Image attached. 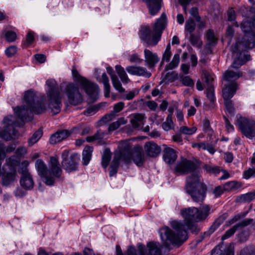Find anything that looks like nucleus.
Returning a JSON list of instances; mask_svg holds the SVG:
<instances>
[{
    "label": "nucleus",
    "mask_w": 255,
    "mask_h": 255,
    "mask_svg": "<svg viewBox=\"0 0 255 255\" xmlns=\"http://www.w3.org/2000/svg\"><path fill=\"white\" fill-rule=\"evenodd\" d=\"M126 70L129 74L147 78L151 75V73L147 71L145 68L141 66H128L126 67Z\"/></svg>",
    "instance_id": "obj_18"
},
{
    "label": "nucleus",
    "mask_w": 255,
    "mask_h": 255,
    "mask_svg": "<svg viewBox=\"0 0 255 255\" xmlns=\"http://www.w3.org/2000/svg\"><path fill=\"white\" fill-rule=\"evenodd\" d=\"M185 189L195 202H203L206 197L207 186L200 180L199 176L196 173L186 177Z\"/></svg>",
    "instance_id": "obj_5"
},
{
    "label": "nucleus",
    "mask_w": 255,
    "mask_h": 255,
    "mask_svg": "<svg viewBox=\"0 0 255 255\" xmlns=\"http://www.w3.org/2000/svg\"><path fill=\"white\" fill-rule=\"evenodd\" d=\"M241 28L245 34L242 41H237L231 46L230 48L233 53L241 52L247 49H251L255 46V32L251 29V22L243 21Z\"/></svg>",
    "instance_id": "obj_6"
},
{
    "label": "nucleus",
    "mask_w": 255,
    "mask_h": 255,
    "mask_svg": "<svg viewBox=\"0 0 255 255\" xmlns=\"http://www.w3.org/2000/svg\"><path fill=\"white\" fill-rule=\"evenodd\" d=\"M125 106L124 102H120L116 104L114 106V112L104 116L101 120L103 123L106 124L112 120L115 117L114 113H119L121 111Z\"/></svg>",
    "instance_id": "obj_25"
},
{
    "label": "nucleus",
    "mask_w": 255,
    "mask_h": 255,
    "mask_svg": "<svg viewBox=\"0 0 255 255\" xmlns=\"http://www.w3.org/2000/svg\"><path fill=\"white\" fill-rule=\"evenodd\" d=\"M224 187L221 186L216 187L214 190L213 193L216 198L219 197L224 193Z\"/></svg>",
    "instance_id": "obj_63"
},
{
    "label": "nucleus",
    "mask_w": 255,
    "mask_h": 255,
    "mask_svg": "<svg viewBox=\"0 0 255 255\" xmlns=\"http://www.w3.org/2000/svg\"><path fill=\"white\" fill-rule=\"evenodd\" d=\"M203 76L204 78L205 79V82L207 85V87H208L210 86H213L212 83L213 82L214 79L208 71H203Z\"/></svg>",
    "instance_id": "obj_54"
},
{
    "label": "nucleus",
    "mask_w": 255,
    "mask_h": 255,
    "mask_svg": "<svg viewBox=\"0 0 255 255\" xmlns=\"http://www.w3.org/2000/svg\"><path fill=\"white\" fill-rule=\"evenodd\" d=\"M17 47L15 46H10L5 50V54L8 57H11L16 54Z\"/></svg>",
    "instance_id": "obj_59"
},
{
    "label": "nucleus",
    "mask_w": 255,
    "mask_h": 255,
    "mask_svg": "<svg viewBox=\"0 0 255 255\" xmlns=\"http://www.w3.org/2000/svg\"><path fill=\"white\" fill-rule=\"evenodd\" d=\"M167 25V17L162 13L155 21L152 30L149 26L142 25L138 32L139 37L143 43L148 46H156L161 39L163 31Z\"/></svg>",
    "instance_id": "obj_3"
},
{
    "label": "nucleus",
    "mask_w": 255,
    "mask_h": 255,
    "mask_svg": "<svg viewBox=\"0 0 255 255\" xmlns=\"http://www.w3.org/2000/svg\"><path fill=\"white\" fill-rule=\"evenodd\" d=\"M224 104L227 112L231 115H234L235 113V108L231 100L224 101Z\"/></svg>",
    "instance_id": "obj_51"
},
{
    "label": "nucleus",
    "mask_w": 255,
    "mask_h": 255,
    "mask_svg": "<svg viewBox=\"0 0 255 255\" xmlns=\"http://www.w3.org/2000/svg\"><path fill=\"white\" fill-rule=\"evenodd\" d=\"M244 64L243 60L239 58H236L234 60L233 63L231 65V67L238 69L240 67Z\"/></svg>",
    "instance_id": "obj_62"
},
{
    "label": "nucleus",
    "mask_w": 255,
    "mask_h": 255,
    "mask_svg": "<svg viewBox=\"0 0 255 255\" xmlns=\"http://www.w3.org/2000/svg\"><path fill=\"white\" fill-rule=\"evenodd\" d=\"M11 116L6 117L3 120L4 129L0 130V137L6 140H10L14 135V127L20 126L14 120Z\"/></svg>",
    "instance_id": "obj_10"
},
{
    "label": "nucleus",
    "mask_w": 255,
    "mask_h": 255,
    "mask_svg": "<svg viewBox=\"0 0 255 255\" xmlns=\"http://www.w3.org/2000/svg\"><path fill=\"white\" fill-rule=\"evenodd\" d=\"M127 123V121L124 118H119L117 121L110 124L108 129L109 131H114L118 128L120 126L126 124Z\"/></svg>",
    "instance_id": "obj_39"
},
{
    "label": "nucleus",
    "mask_w": 255,
    "mask_h": 255,
    "mask_svg": "<svg viewBox=\"0 0 255 255\" xmlns=\"http://www.w3.org/2000/svg\"><path fill=\"white\" fill-rule=\"evenodd\" d=\"M237 183L233 181L226 182L224 185V189L225 191H229L237 187Z\"/></svg>",
    "instance_id": "obj_56"
},
{
    "label": "nucleus",
    "mask_w": 255,
    "mask_h": 255,
    "mask_svg": "<svg viewBox=\"0 0 255 255\" xmlns=\"http://www.w3.org/2000/svg\"><path fill=\"white\" fill-rule=\"evenodd\" d=\"M23 103V106H17L14 109L16 116L22 122L30 121L33 113L40 114L46 110L45 106L39 102L38 97L31 89L25 92Z\"/></svg>",
    "instance_id": "obj_2"
},
{
    "label": "nucleus",
    "mask_w": 255,
    "mask_h": 255,
    "mask_svg": "<svg viewBox=\"0 0 255 255\" xmlns=\"http://www.w3.org/2000/svg\"><path fill=\"white\" fill-rule=\"evenodd\" d=\"M203 168L207 172L214 174H218L221 171L220 167L217 166L206 164Z\"/></svg>",
    "instance_id": "obj_46"
},
{
    "label": "nucleus",
    "mask_w": 255,
    "mask_h": 255,
    "mask_svg": "<svg viewBox=\"0 0 255 255\" xmlns=\"http://www.w3.org/2000/svg\"><path fill=\"white\" fill-rule=\"evenodd\" d=\"M50 161V166L49 170L47 169L44 161L40 159L36 161L35 166L38 175L44 182L48 185H53L55 178H59L61 176L62 169L57 158L51 157Z\"/></svg>",
    "instance_id": "obj_4"
},
{
    "label": "nucleus",
    "mask_w": 255,
    "mask_h": 255,
    "mask_svg": "<svg viewBox=\"0 0 255 255\" xmlns=\"http://www.w3.org/2000/svg\"><path fill=\"white\" fill-rule=\"evenodd\" d=\"M5 37L7 41L11 42L16 39V34L13 31H7L5 33Z\"/></svg>",
    "instance_id": "obj_55"
},
{
    "label": "nucleus",
    "mask_w": 255,
    "mask_h": 255,
    "mask_svg": "<svg viewBox=\"0 0 255 255\" xmlns=\"http://www.w3.org/2000/svg\"><path fill=\"white\" fill-rule=\"evenodd\" d=\"M144 148L146 155L151 157H156L161 151L160 146L152 141L146 142Z\"/></svg>",
    "instance_id": "obj_19"
},
{
    "label": "nucleus",
    "mask_w": 255,
    "mask_h": 255,
    "mask_svg": "<svg viewBox=\"0 0 255 255\" xmlns=\"http://www.w3.org/2000/svg\"><path fill=\"white\" fill-rule=\"evenodd\" d=\"M48 89L46 95L48 98V107L51 110L53 115L59 113L61 111V96L58 84L53 79H50L46 81Z\"/></svg>",
    "instance_id": "obj_7"
},
{
    "label": "nucleus",
    "mask_w": 255,
    "mask_h": 255,
    "mask_svg": "<svg viewBox=\"0 0 255 255\" xmlns=\"http://www.w3.org/2000/svg\"><path fill=\"white\" fill-rule=\"evenodd\" d=\"M225 219L224 216H221L218 217L214 222L209 229V232L212 233L224 222Z\"/></svg>",
    "instance_id": "obj_45"
},
{
    "label": "nucleus",
    "mask_w": 255,
    "mask_h": 255,
    "mask_svg": "<svg viewBox=\"0 0 255 255\" xmlns=\"http://www.w3.org/2000/svg\"><path fill=\"white\" fill-rule=\"evenodd\" d=\"M246 215V213L244 214L243 215H242L241 214L236 215L232 219L229 220L227 222V225L230 226V225H231L232 224H233L234 223H235V222H236L238 220H239L242 217H245Z\"/></svg>",
    "instance_id": "obj_60"
},
{
    "label": "nucleus",
    "mask_w": 255,
    "mask_h": 255,
    "mask_svg": "<svg viewBox=\"0 0 255 255\" xmlns=\"http://www.w3.org/2000/svg\"><path fill=\"white\" fill-rule=\"evenodd\" d=\"M100 107L98 106H94L89 108L86 111L84 112L85 115L89 116L94 114L99 111Z\"/></svg>",
    "instance_id": "obj_58"
},
{
    "label": "nucleus",
    "mask_w": 255,
    "mask_h": 255,
    "mask_svg": "<svg viewBox=\"0 0 255 255\" xmlns=\"http://www.w3.org/2000/svg\"><path fill=\"white\" fill-rule=\"evenodd\" d=\"M238 86L236 82H233L226 86L223 89V97L224 101L231 100L236 93Z\"/></svg>",
    "instance_id": "obj_24"
},
{
    "label": "nucleus",
    "mask_w": 255,
    "mask_h": 255,
    "mask_svg": "<svg viewBox=\"0 0 255 255\" xmlns=\"http://www.w3.org/2000/svg\"><path fill=\"white\" fill-rule=\"evenodd\" d=\"M65 93L71 105L76 106L83 102V97L79 92V87L75 84L69 83L67 85Z\"/></svg>",
    "instance_id": "obj_12"
},
{
    "label": "nucleus",
    "mask_w": 255,
    "mask_h": 255,
    "mask_svg": "<svg viewBox=\"0 0 255 255\" xmlns=\"http://www.w3.org/2000/svg\"><path fill=\"white\" fill-rule=\"evenodd\" d=\"M112 82L114 87L120 93L124 92L125 89L122 87V84L117 76H112Z\"/></svg>",
    "instance_id": "obj_40"
},
{
    "label": "nucleus",
    "mask_w": 255,
    "mask_h": 255,
    "mask_svg": "<svg viewBox=\"0 0 255 255\" xmlns=\"http://www.w3.org/2000/svg\"><path fill=\"white\" fill-rule=\"evenodd\" d=\"M118 150L114 153V156L110 165V168H119L120 161L126 163L131 161V145L128 141H121L118 144Z\"/></svg>",
    "instance_id": "obj_8"
},
{
    "label": "nucleus",
    "mask_w": 255,
    "mask_h": 255,
    "mask_svg": "<svg viewBox=\"0 0 255 255\" xmlns=\"http://www.w3.org/2000/svg\"><path fill=\"white\" fill-rule=\"evenodd\" d=\"M34 33L33 31H30L28 32L25 41L24 42V45L25 47L30 45L34 40Z\"/></svg>",
    "instance_id": "obj_50"
},
{
    "label": "nucleus",
    "mask_w": 255,
    "mask_h": 255,
    "mask_svg": "<svg viewBox=\"0 0 255 255\" xmlns=\"http://www.w3.org/2000/svg\"><path fill=\"white\" fill-rule=\"evenodd\" d=\"M206 38L208 42V44L211 46L215 45L217 42V39L212 30L209 29L207 31Z\"/></svg>",
    "instance_id": "obj_43"
},
{
    "label": "nucleus",
    "mask_w": 255,
    "mask_h": 255,
    "mask_svg": "<svg viewBox=\"0 0 255 255\" xmlns=\"http://www.w3.org/2000/svg\"><path fill=\"white\" fill-rule=\"evenodd\" d=\"M93 150V148L91 146H87L84 148L82 153L83 165H87L89 163L91 159Z\"/></svg>",
    "instance_id": "obj_30"
},
{
    "label": "nucleus",
    "mask_w": 255,
    "mask_h": 255,
    "mask_svg": "<svg viewBox=\"0 0 255 255\" xmlns=\"http://www.w3.org/2000/svg\"><path fill=\"white\" fill-rule=\"evenodd\" d=\"M242 76V73L239 71L237 72L229 69L225 71L224 74V79L227 82H231V83Z\"/></svg>",
    "instance_id": "obj_27"
},
{
    "label": "nucleus",
    "mask_w": 255,
    "mask_h": 255,
    "mask_svg": "<svg viewBox=\"0 0 255 255\" xmlns=\"http://www.w3.org/2000/svg\"><path fill=\"white\" fill-rule=\"evenodd\" d=\"M148 250L147 253L145 247L142 245L138 246L139 255H161V246L159 243L154 242H149L147 244Z\"/></svg>",
    "instance_id": "obj_15"
},
{
    "label": "nucleus",
    "mask_w": 255,
    "mask_h": 255,
    "mask_svg": "<svg viewBox=\"0 0 255 255\" xmlns=\"http://www.w3.org/2000/svg\"><path fill=\"white\" fill-rule=\"evenodd\" d=\"M129 60L131 63H135L140 64L142 60L140 58L139 56L136 53L133 54L129 56Z\"/></svg>",
    "instance_id": "obj_61"
},
{
    "label": "nucleus",
    "mask_w": 255,
    "mask_h": 255,
    "mask_svg": "<svg viewBox=\"0 0 255 255\" xmlns=\"http://www.w3.org/2000/svg\"><path fill=\"white\" fill-rule=\"evenodd\" d=\"M72 72L74 80L79 83L80 84L82 83L83 79H86V78L81 76L75 68H73Z\"/></svg>",
    "instance_id": "obj_57"
},
{
    "label": "nucleus",
    "mask_w": 255,
    "mask_h": 255,
    "mask_svg": "<svg viewBox=\"0 0 255 255\" xmlns=\"http://www.w3.org/2000/svg\"><path fill=\"white\" fill-rule=\"evenodd\" d=\"M203 127L204 131L209 134L212 133V130L210 127L209 120L207 119H204L203 121Z\"/></svg>",
    "instance_id": "obj_52"
},
{
    "label": "nucleus",
    "mask_w": 255,
    "mask_h": 255,
    "mask_svg": "<svg viewBox=\"0 0 255 255\" xmlns=\"http://www.w3.org/2000/svg\"><path fill=\"white\" fill-rule=\"evenodd\" d=\"M255 199V191L242 194L237 198V201L240 203L249 202Z\"/></svg>",
    "instance_id": "obj_33"
},
{
    "label": "nucleus",
    "mask_w": 255,
    "mask_h": 255,
    "mask_svg": "<svg viewBox=\"0 0 255 255\" xmlns=\"http://www.w3.org/2000/svg\"><path fill=\"white\" fill-rule=\"evenodd\" d=\"M2 182L4 186L8 185L14 180V174L11 171H6V170L1 171Z\"/></svg>",
    "instance_id": "obj_31"
},
{
    "label": "nucleus",
    "mask_w": 255,
    "mask_h": 255,
    "mask_svg": "<svg viewBox=\"0 0 255 255\" xmlns=\"http://www.w3.org/2000/svg\"><path fill=\"white\" fill-rule=\"evenodd\" d=\"M80 85L93 101L97 100L99 92V87L97 84L86 79L83 80Z\"/></svg>",
    "instance_id": "obj_13"
},
{
    "label": "nucleus",
    "mask_w": 255,
    "mask_h": 255,
    "mask_svg": "<svg viewBox=\"0 0 255 255\" xmlns=\"http://www.w3.org/2000/svg\"><path fill=\"white\" fill-rule=\"evenodd\" d=\"M210 208L207 205L200 207V210L192 207L184 208L181 213L184 219V224L174 221L171 226L175 231L167 227L161 228L159 233L164 245L169 247L170 245L180 246L187 239L186 230H193L195 223L204 220L210 213Z\"/></svg>",
    "instance_id": "obj_1"
},
{
    "label": "nucleus",
    "mask_w": 255,
    "mask_h": 255,
    "mask_svg": "<svg viewBox=\"0 0 255 255\" xmlns=\"http://www.w3.org/2000/svg\"><path fill=\"white\" fill-rule=\"evenodd\" d=\"M240 255H255V248L247 247L241 251Z\"/></svg>",
    "instance_id": "obj_49"
},
{
    "label": "nucleus",
    "mask_w": 255,
    "mask_h": 255,
    "mask_svg": "<svg viewBox=\"0 0 255 255\" xmlns=\"http://www.w3.org/2000/svg\"><path fill=\"white\" fill-rule=\"evenodd\" d=\"M148 8L149 13L153 16L156 14L161 7L162 0H142Z\"/></svg>",
    "instance_id": "obj_20"
},
{
    "label": "nucleus",
    "mask_w": 255,
    "mask_h": 255,
    "mask_svg": "<svg viewBox=\"0 0 255 255\" xmlns=\"http://www.w3.org/2000/svg\"><path fill=\"white\" fill-rule=\"evenodd\" d=\"M20 183L23 188L27 190L31 189L33 187L34 184L32 176L30 174L21 175Z\"/></svg>",
    "instance_id": "obj_26"
},
{
    "label": "nucleus",
    "mask_w": 255,
    "mask_h": 255,
    "mask_svg": "<svg viewBox=\"0 0 255 255\" xmlns=\"http://www.w3.org/2000/svg\"><path fill=\"white\" fill-rule=\"evenodd\" d=\"M42 135V131L41 129H38L35 132L31 137L29 139L28 144L29 145L32 146L34 143L37 142Z\"/></svg>",
    "instance_id": "obj_41"
},
{
    "label": "nucleus",
    "mask_w": 255,
    "mask_h": 255,
    "mask_svg": "<svg viewBox=\"0 0 255 255\" xmlns=\"http://www.w3.org/2000/svg\"><path fill=\"white\" fill-rule=\"evenodd\" d=\"M71 133V132L66 129L57 131L51 136L49 142L52 144H55L67 138Z\"/></svg>",
    "instance_id": "obj_21"
},
{
    "label": "nucleus",
    "mask_w": 255,
    "mask_h": 255,
    "mask_svg": "<svg viewBox=\"0 0 255 255\" xmlns=\"http://www.w3.org/2000/svg\"><path fill=\"white\" fill-rule=\"evenodd\" d=\"M251 220H244L241 222L236 224L232 228L227 230L222 237V240H226L234 234L235 232L239 229H242L245 227L250 225V223L252 222Z\"/></svg>",
    "instance_id": "obj_16"
},
{
    "label": "nucleus",
    "mask_w": 255,
    "mask_h": 255,
    "mask_svg": "<svg viewBox=\"0 0 255 255\" xmlns=\"http://www.w3.org/2000/svg\"><path fill=\"white\" fill-rule=\"evenodd\" d=\"M196 168L197 165L193 161L183 159L176 164L175 170L181 174H186L193 172Z\"/></svg>",
    "instance_id": "obj_14"
},
{
    "label": "nucleus",
    "mask_w": 255,
    "mask_h": 255,
    "mask_svg": "<svg viewBox=\"0 0 255 255\" xmlns=\"http://www.w3.org/2000/svg\"><path fill=\"white\" fill-rule=\"evenodd\" d=\"M163 157L165 162L171 164L175 161L177 155L176 151L174 149L165 145Z\"/></svg>",
    "instance_id": "obj_22"
},
{
    "label": "nucleus",
    "mask_w": 255,
    "mask_h": 255,
    "mask_svg": "<svg viewBox=\"0 0 255 255\" xmlns=\"http://www.w3.org/2000/svg\"><path fill=\"white\" fill-rule=\"evenodd\" d=\"M132 159L134 163L138 166H141L144 162L143 155L140 150L134 149V151L131 152V160Z\"/></svg>",
    "instance_id": "obj_28"
},
{
    "label": "nucleus",
    "mask_w": 255,
    "mask_h": 255,
    "mask_svg": "<svg viewBox=\"0 0 255 255\" xmlns=\"http://www.w3.org/2000/svg\"><path fill=\"white\" fill-rule=\"evenodd\" d=\"M195 28V23L193 19L188 20L185 24V29L190 33H192Z\"/></svg>",
    "instance_id": "obj_53"
},
{
    "label": "nucleus",
    "mask_w": 255,
    "mask_h": 255,
    "mask_svg": "<svg viewBox=\"0 0 255 255\" xmlns=\"http://www.w3.org/2000/svg\"><path fill=\"white\" fill-rule=\"evenodd\" d=\"M180 79L183 85L185 86H193L194 83L193 81L189 76H180Z\"/></svg>",
    "instance_id": "obj_48"
},
{
    "label": "nucleus",
    "mask_w": 255,
    "mask_h": 255,
    "mask_svg": "<svg viewBox=\"0 0 255 255\" xmlns=\"http://www.w3.org/2000/svg\"><path fill=\"white\" fill-rule=\"evenodd\" d=\"M197 130L196 127L189 128L186 126H182L180 128L179 131L184 134L192 135Z\"/></svg>",
    "instance_id": "obj_47"
},
{
    "label": "nucleus",
    "mask_w": 255,
    "mask_h": 255,
    "mask_svg": "<svg viewBox=\"0 0 255 255\" xmlns=\"http://www.w3.org/2000/svg\"><path fill=\"white\" fill-rule=\"evenodd\" d=\"M63 158L62 165L63 168L67 172H70L77 169L80 155L73 153L68 156V151L65 150L62 153Z\"/></svg>",
    "instance_id": "obj_11"
},
{
    "label": "nucleus",
    "mask_w": 255,
    "mask_h": 255,
    "mask_svg": "<svg viewBox=\"0 0 255 255\" xmlns=\"http://www.w3.org/2000/svg\"><path fill=\"white\" fill-rule=\"evenodd\" d=\"M98 70H96L95 74L97 75L96 79L99 82L103 84L104 87V95L106 97H109L111 91V86L109 82V79L106 73H103L100 77L98 75Z\"/></svg>",
    "instance_id": "obj_23"
},
{
    "label": "nucleus",
    "mask_w": 255,
    "mask_h": 255,
    "mask_svg": "<svg viewBox=\"0 0 255 255\" xmlns=\"http://www.w3.org/2000/svg\"><path fill=\"white\" fill-rule=\"evenodd\" d=\"M224 119L225 122L226 128L228 132H232L234 130L233 126L230 123L229 120L225 116H224Z\"/></svg>",
    "instance_id": "obj_64"
},
{
    "label": "nucleus",
    "mask_w": 255,
    "mask_h": 255,
    "mask_svg": "<svg viewBox=\"0 0 255 255\" xmlns=\"http://www.w3.org/2000/svg\"><path fill=\"white\" fill-rule=\"evenodd\" d=\"M18 161L16 159L15 156H11L7 158L5 161L2 170H6L5 168L8 167L9 171L12 172L14 170L15 166L17 164Z\"/></svg>",
    "instance_id": "obj_32"
},
{
    "label": "nucleus",
    "mask_w": 255,
    "mask_h": 255,
    "mask_svg": "<svg viewBox=\"0 0 255 255\" xmlns=\"http://www.w3.org/2000/svg\"><path fill=\"white\" fill-rule=\"evenodd\" d=\"M189 41L193 46L201 48L203 45V42L199 35L192 34L190 35Z\"/></svg>",
    "instance_id": "obj_36"
},
{
    "label": "nucleus",
    "mask_w": 255,
    "mask_h": 255,
    "mask_svg": "<svg viewBox=\"0 0 255 255\" xmlns=\"http://www.w3.org/2000/svg\"><path fill=\"white\" fill-rule=\"evenodd\" d=\"M29 165V162L27 160L23 161L20 165L18 169V172L21 174V175H28L30 174L28 170V166Z\"/></svg>",
    "instance_id": "obj_44"
},
{
    "label": "nucleus",
    "mask_w": 255,
    "mask_h": 255,
    "mask_svg": "<svg viewBox=\"0 0 255 255\" xmlns=\"http://www.w3.org/2000/svg\"><path fill=\"white\" fill-rule=\"evenodd\" d=\"M144 117L140 114H133L130 119V123L132 127L137 128L144 124Z\"/></svg>",
    "instance_id": "obj_29"
},
{
    "label": "nucleus",
    "mask_w": 255,
    "mask_h": 255,
    "mask_svg": "<svg viewBox=\"0 0 255 255\" xmlns=\"http://www.w3.org/2000/svg\"><path fill=\"white\" fill-rule=\"evenodd\" d=\"M112 153L109 148H106L104 150L103 154L102 155V165L104 168H106L109 162L111 159Z\"/></svg>",
    "instance_id": "obj_34"
},
{
    "label": "nucleus",
    "mask_w": 255,
    "mask_h": 255,
    "mask_svg": "<svg viewBox=\"0 0 255 255\" xmlns=\"http://www.w3.org/2000/svg\"><path fill=\"white\" fill-rule=\"evenodd\" d=\"M144 61L149 69L153 68L159 62V58L155 53H153L148 49L144 50Z\"/></svg>",
    "instance_id": "obj_17"
},
{
    "label": "nucleus",
    "mask_w": 255,
    "mask_h": 255,
    "mask_svg": "<svg viewBox=\"0 0 255 255\" xmlns=\"http://www.w3.org/2000/svg\"><path fill=\"white\" fill-rule=\"evenodd\" d=\"M180 61V55L178 53L175 54L171 61L166 66L165 70H169L177 67Z\"/></svg>",
    "instance_id": "obj_38"
},
{
    "label": "nucleus",
    "mask_w": 255,
    "mask_h": 255,
    "mask_svg": "<svg viewBox=\"0 0 255 255\" xmlns=\"http://www.w3.org/2000/svg\"><path fill=\"white\" fill-rule=\"evenodd\" d=\"M252 163L255 164L252 168H250L243 172V177L248 179L251 177H255V156L254 155L251 159Z\"/></svg>",
    "instance_id": "obj_35"
},
{
    "label": "nucleus",
    "mask_w": 255,
    "mask_h": 255,
    "mask_svg": "<svg viewBox=\"0 0 255 255\" xmlns=\"http://www.w3.org/2000/svg\"><path fill=\"white\" fill-rule=\"evenodd\" d=\"M170 114L168 115L166 121L162 123V128L165 131H168L173 127V123L172 120V111L169 110Z\"/></svg>",
    "instance_id": "obj_37"
},
{
    "label": "nucleus",
    "mask_w": 255,
    "mask_h": 255,
    "mask_svg": "<svg viewBox=\"0 0 255 255\" xmlns=\"http://www.w3.org/2000/svg\"><path fill=\"white\" fill-rule=\"evenodd\" d=\"M206 95L207 98L211 102V107H214V102L215 100L214 88L213 86H210L207 88Z\"/></svg>",
    "instance_id": "obj_42"
},
{
    "label": "nucleus",
    "mask_w": 255,
    "mask_h": 255,
    "mask_svg": "<svg viewBox=\"0 0 255 255\" xmlns=\"http://www.w3.org/2000/svg\"><path fill=\"white\" fill-rule=\"evenodd\" d=\"M237 123L242 133L247 138L252 139L255 136V121L240 116Z\"/></svg>",
    "instance_id": "obj_9"
}]
</instances>
